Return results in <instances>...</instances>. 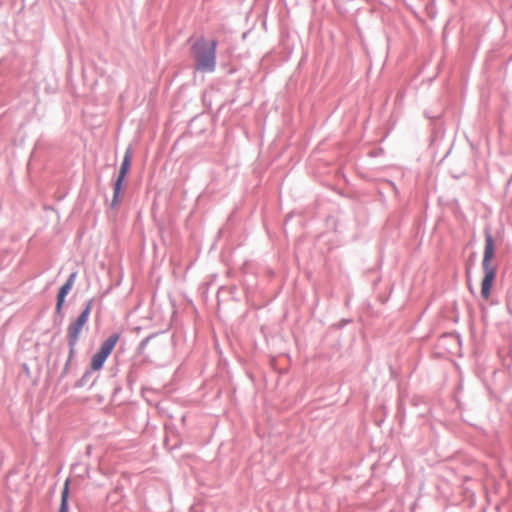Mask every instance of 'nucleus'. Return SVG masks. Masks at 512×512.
Here are the masks:
<instances>
[{
	"mask_svg": "<svg viewBox=\"0 0 512 512\" xmlns=\"http://www.w3.org/2000/svg\"><path fill=\"white\" fill-rule=\"evenodd\" d=\"M495 240L492 236V233L489 229L485 230V246H484V252H483V259H482V267H495L492 264V261L495 257Z\"/></svg>",
	"mask_w": 512,
	"mask_h": 512,
	"instance_id": "nucleus-5",
	"label": "nucleus"
},
{
	"mask_svg": "<svg viewBox=\"0 0 512 512\" xmlns=\"http://www.w3.org/2000/svg\"><path fill=\"white\" fill-rule=\"evenodd\" d=\"M91 309H92V300H90L87 303L85 309L79 315L77 320L75 322L71 323L68 327V340H69V344H70L72 350L74 349L75 345L77 344L80 333L88 321V317L90 315Z\"/></svg>",
	"mask_w": 512,
	"mask_h": 512,
	"instance_id": "nucleus-4",
	"label": "nucleus"
},
{
	"mask_svg": "<svg viewBox=\"0 0 512 512\" xmlns=\"http://www.w3.org/2000/svg\"><path fill=\"white\" fill-rule=\"evenodd\" d=\"M120 339V334L110 335L100 346L99 350L93 355L90 367L93 371L102 369L106 359L111 354Z\"/></svg>",
	"mask_w": 512,
	"mask_h": 512,
	"instance_id": "nucleus-2",
	"label": "nucleus"
},
{
	"mask_svg": "<svg viewBox=\"0 0 512 512\" xmlns=\"http://www.w3.org/2000/svg\"><path fill=\"white\" fill-rule=\"evenodd\" d=\"M217 41L199 38L192 46L195 68L204 72H212L216 66Z\"/></svg>",
	"mask_w": 512,
	"mask_h": 512,
	"instance_id": "nucleus-1",
	"label": "nucleus"
},
{
	"mask_svg": "<svg viewBox=\"0 0 512 512\" xmlns=\"http://www.w3.org/2000/svg\"><path fill=\"white\" fill-rule=\"evenodd\" d=\"M484 276L481 282V296L488 300L491 295V289L496 279V267H482Z\"/></svg>",
	"mask_w": 512,
	"mask_h": 512,
	"instance_id": "nucleus-6",
	"label": "nucleus"
},
{
	"mask_svg": "<svg viewBox=\"0 0 512 512\" xmlns=\"http://www.w3.org/2000/svg\"><path fill=\"white\" fill-rule=\"evenodd\" d=\"M132 163V151L130 149H127L124 155L123 162L120 167V171L118 174V177L116 179L115 185H114V193H113V199L111 201V207L116 208L119 203L121 202L122 198V190H123V182L128 174L130 167Z\"/></svg>",
	"mask_w": 512,
	"mask_h": 512,
	"instance_id": "nucleus-3",
	"label": "nucleus"
},
{
	"mask_svg": "<svg viewBox=\"0 0 512 512\" xmlns=\"http://www.w3.org/2000/svg\"><path fill=\"white\" fill-rule=\"evenodd\" d=\"M75 277H76V273H72L69 276L67 282L60 288L58 297H57V305H56L57 311L61 310L66 295L69 293V291L72 289V287L74 285Z\"/></svg>",
	"mask_w": 512,
	"mask_h": 512,
	"instance_id": "nucleus-7",
	"label": "nucleus"
},
{
	"mask_svg": "<svg viewBox=\"0 0 512 512\" xmlns=\"http://www.w3.org/2000/svg\"><path fill=\"white\" fill-rule=\"evenodd\" d=\"M68 498H69V480H66L62 494H61V504H60L59 512H69Z\"/></svg>",
	"mask_w": 512,
	"mask_h": 512,
	"instance_id": "nucleus-8",
	"label": "nucleus"
}]
</instances>
